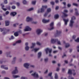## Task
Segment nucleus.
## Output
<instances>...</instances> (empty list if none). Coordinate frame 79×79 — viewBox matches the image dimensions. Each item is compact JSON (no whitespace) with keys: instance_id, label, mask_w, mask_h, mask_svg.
<instances>
[{"instance_id":"nucleus-57","label":"nucleus","mask_w":79,"mask_h":79,"mask_svg":"<svg viewBox=\"0 0 79 79\" xmlns=\"http://www.w3.org/2000/svg\"><path fill=\"white\" fill-rule=\"evenodd\" d=\"M18 33H20V34H21L22 33V31L21 30H19L17 32Z\"/></svg>"},{"instance_id":"nucleus-55","label":"nucleus","mask_w":79,"mask_h":79,"mask_svg":"<svg viewBox=\"0 0 79 79\" xmlns=\"http://www.w3.org/2000/svg\"><path fill=\"white\" fill-rule=\"evenodd\" d=\"M71 6V5L70 4H68L67 5L68 7H70Z\"/></svg>"},{"instance_id":"nucleus-28","label":"nucleus","mask_w":79,"mask_h":79,"mask_svg":"<svg viewBox=\"0 0 79 79\" xmlns=\"http://www.w3.org/2000/svg\"><path fill=\"white\" fill-rule=\"evenodd\" d=\"M55 78L56 79H58V76L56 73H55Z\"/></svg>"},{"instance_id":"nucleus-58","label":"nucleus","mask_w":79,"mask_h":79,"mask_svg":"<svg viewBox=\"0 0 79 79\" xmlns=\"http://www.w3.org/2000/svg\"><path fill=\"white\" fill-rule=\"evenodd\" d=\"M69 79H74V78L73 77H70V76L69 77Z\"/></svg>"},{"instance_id":"nucleus-26","label":"nucleus","mask_w":79,"mask_h":79,"mask_svg":"<svg viewBox=\"0 0 79 79\" xmlns=\"http://www.w3.org/2000/svg\"><path fill=\"white\" fill-rule=\"evenodd\" d=\"M65 45L66 48H68V47H69V46H70L69 43H66Z\"/></svg>"},{"instance_id":"nucleus-64","label":"nucleus","mask_w":79,"mask_h":79,"mask_svg":"<svg viewBox=\"0 0 79 79\" xmlns=\"http://www.w3.org/2000/svg\"><path fill=\"white\" fill-rule=\"evenodd\" d=\"M5 71H3L2 72V74H5Z\"/></svg>"},{"instance_id":"nucleus-16","label":"nucleus","mask_w":79,"mask_h":79,"mask_svg":"<svg viewBox=\"0 0 79 79\" xmlns=\"http://www.w3.org/2000/svg\"><path fill=\"white\" fill-rule=\"evenodd\" d=\"M45 11V9H43V8L41 9V11L40 10H39L38 11V13H43V12H44Z\"/></svg>"},{"instance_id":"nucleus-27","label":"nucleus","mask_w":79,"mask_h":79,"mask_svg":"<svg viewBox=\"0 0 79 79\" xmlns=\"http://www.w3.org/2000/svg\"><path fill=\"white\" fill-rule=\"evenodd\" d=\"M29 49V46H26L25 47V50L26 51H28Z\"/></svg>"},{"instance_id":"nucleus-59","label":"nucleus","mask_w":79,"mask_h":79,"mask_svg":"<svg viewBox=\"0 0 79 79\" xmlns=\"http://www.w3.org/2000/svg\"><path fill=\"white\" fill-rule=\"evenodd\" d=\"M15 62H16V61L13 60L12 61V64H15Z\"/></svg>"},{"instance_id":"nucleus-19","label":"nucleus","mask_w":79,"mask_h":79,"mask_svg":"<svg viewBox=\"0 0 79 79\" xmlns=\"http://www.w3.org/2000/svg\"><path fill=\"white\" fill-rule=\"evenodd\" d=\"M41 56H42V52H40L38 54V58H40Z\"/></svg>"},{"instance_id":"nucleus-44","label":"nucleus","mask_w":79,"mask_h":79,"mask_svg":"<svg viewBox=\"0 0 79 79\" xmlns=\"http://www.w3.org/2000/svg\"><path fill=\"white\" fill-rule=\"evenodd\" d=\"M75 41L77 42H79V38H78L77 40H75Z\"/></svg>"},{"instance_id":"nucleus-53","label":"nucleus","mask_w":79,"mask_h":79,"mask_svg":"<svg viewBox=\"0 0 79 79\" xmlns=\"http://www.w3.org/2000/svg\"><path fill=\"white\" fill-rule=\"evenodd\" d=\"M37 44L38 45H41L40 43L39 42H37Z\"/></svg>"},{"instance_id":"nucleus-48","label":"nucleus","mask_w":79,"mask_h":79,"mask_svg":"<svg viewBox=\"0 0 79 79\" xmlns=\"http://www.w3.org/2000/svg\"><path fill=\"white\" fill-rule=\"evenodd\" d=\"M9 13H10V12H9V11H6L5 13V14L6 15H8Z\"/></svg>"},{"instance_id":"nucleus-15","label":"nucleus","mask_w":79,"mask_h":79,"mask_svg":"<svg viewBox=\"0 0 79 79\" xmlns=\"http://www.w3.org/2000/svg\"><path fill=\"white\" fill-rule=\"evenodd\" d=\"M1 68L3 69H6V70H8V67H6V66L5 65H2L1 66Z\"/></svg>"},{"instance_id":"nucleus-4","label":"nucleus","mask_w":79,"mask_h":79,"mask_svg":"<svg viewBox=\"0 0 79 79\" xmlns=\"http://www.w3.org/2000/svg\"><path fill=\"white\" fill-rule=\"evenodd\" d=\"M31 75L32 76L35 77V78H39V75H38V74H37L36 72H35L33 74H32Z\"/></svg>"},{"instance_id":"nucleus-46","label":"nucleus","mask_w":79,"mask_h":79,"mask_svg":"<svg viewBox=\"0 0 79 79\" xmlns=\"http://www.w3.org/2000/svg\"><path fill=\"white\" fill-rule=\"evenodd\" d=\"M52 72H51V73H49L48 74V76H50V77H51V76H52Z\"/></svg>"},{"instance_id":"nucleus-52","label":"nucleus","mask_w":79,"mask_h":79,"mask_svg":"<svg viewBox=\"0 0 79 79\" xmlns=\"http://www.w3.org/2000/svg\"><path fill=\"white\" fill-rule=\"evenodd\" d=\"M63 14H64L65 17H66L68 16V15H67V14H66L64 13H63Z\"/></svg>"},{"instance_id":"nucleus-8","label":"nucleus","mask_w":79,"mask_h":79,"mask_svg":"<svg viewBox=\"0 0 79 79\" xmlns=\"http://www.w3.org/2000/svg\"><path fill=\"white\" fill-rule=\"evenodd\" d=\"M29 66H30V64L29 63H25L23 64V66L26 69H29Z\"/></svg>"},{"instance_id":"nucleus-47","label":"nucleus","mask_w":79,"mask_h":79,"mask_svg":"<svg viewBox=\"0 0 79 79\" xmlns=\"http://www.w3.org/2000/svg\"><path fill=\"white\" fill-rule=\"evenodd\" d=\"M48 13L46 12V13H45V14L44 15V17H46L47 16V15H48Z\"/></svg>"},{"instance_id":"nucleus-51","label":"nucleus","mask_w":79,"mask_h":79,"mask_svg":"<svg viewBox=\"0 0 79 79\" xmlns=\"http://www.w3.org/2000/svg\"><path fill=\"white\" fill-rule=\"evenodd\" d=\"M28 45H29V44L27 42L25 43V45L26 46V47L28 46Z\"/></svg>"},{"instance_id":"nucleus-25","label":"nucleus","mask_w":79,"mask_h":79,"mask_svg":"<svg viewBox=\"0 0 79 79\" xmlns=\"http://www.w3.org/2000/svg\"><path fill=\"white\" fill-rule=\"evenodd\" d=\"M12 76H13V78H14V79L17 78V77H20V76L19 75H13Z\"/></svg>"},{"instance_id":"nucleus-6","label":"nucleus","mask_w":79,"mask_h":79,"mask_svg":"<svg viewBox=\"0 0 79 79\" xmlns=\"http://www.w3.org/2000/svg\"><path fill=\"white\" fill-rule=\"evenodd\" d=\"M54 25V23L53 22H52L50 24V28H49V30L50 31L53 30L54 29V27L53 26Z\"/></svg>"},{"instance_id":"nucleus-35","label":"nucleus","mask_w":79,"mask_h":79,"mask_svg":"<svg viewBox=\"0 0 79 79\" xmlns=\"http://www.w3.org/2000/svg\"><path fill=\"white\" fill-rule=\"evenodd\" d=\"M47 8V6H42V8H43V9H44V10H45V9H46V8Z\"/></svg>"},{"instance_id":"nucleus-39","label":"nucleus","mask_w":79,"mask_h":79,"mask_svg":"<svg viewBox=\"0 0 79 79\" xmlns=\"http://www.w3.org/2000/svg\"><path fill=\"white\" fill-rule=\"evenodd\" d=\"M21 42V40H18L16 41V43L17 44H20Z\"/></svg>"},{"instance_id":"nucleus-43","label":"nucleus","mask_w":79,"mask_h":79,"mask_svg":"<svg viewBox=\"0 0 79 79\" xmlns=\"http://www.w3.org/2000/svg\"><path fill=\"white\" fill-rule=\"evenodd\" d=\"M57 41V44H58V45H61V42H60V41H58V40H57L56 41Z\"/></svg>"},{"instance_id":"nucleus-31","label":"nucleus","mask_w":79,"mask_h":79,"mask_svg":"<svg viewBox=\"0 0 79 79\" xmlns=\"http://www.w3.org/2000/svg\"><path fill=\"white\" fill-rule=\"evenodd\" d=\"M6 55V56L7 57H9V58H11L12 57V56H11V55H10V54H7Z\"/></svg>"},{"instance_id":"nucleus-9","label":"nucleus","mask_w":79,"mask_h":79,"mask_svg":"<svg viewBox=\"0 0 79 79\" xmlns=\"http://www.w3.org/2000/svg\"><path fill=\"white\" fill-rule=\"evenodd\" d=\"M26 21H27V22L32 21V18H30L29 17H27L26 19Z\"/></svg>"},{"instance_id":"nucleus-2","label":"nucleus","mask_w":79,"mask_h":79,"mask_svg":"<svg viewBox=\"0 0 79 79\" xmlns=\"http://www.w3.org/2000/svg\"><path fill=\"white\" fill-rule=\"evenodd\" d=\"M45 50L47 54H48V53L49 52V56H51V57L52 56V55H51V53H52V49H50L48 48H47L45 49Z\"/></svg>"},{"instance_id":"nucleus-5","label":"nucleus","mask_w":79,"mask_h":79,"mask_svg":"<svg viewBox=\"0 0 79 79\" xmlns=\"http://www.w3.org/2000/svg\"><path fill=\"white\" fill-rule=\"evenodd\" d=\"M31 30L32 28L28 26H27L25 27V28L24 29V31H30Z\"/></svg>"},{"instance_id":"nucleus-12","label":"nucleus","mask_w":79,"mask_h":79,"mask_svg":"<svg viewBox=\"0 0 79 79\" xmlns=\"http://www.w3.org/2000/svg\"><path fill=\"white\" fill-rule=\"evenodd\" d=\"M42 22L43 23H47L50 22V20H47L46 19H43Z\"/></svg>"},{"instance_id":"nucleus-11","label":"nucleus","mask_w":79,"mask_h":79,"mask_svg":"<svg viewBox=\"0 0 79 79\" xmlns=\"http://www.w3.org/2000/svg\"><path fill=\"white\" fill-rule=\"evenodd\" d=\"M17 14V13H16V12H11L10 13V16H12L14 17V16H15V15H16Z\"/></svg>"},{"instance_id":"nucleus-24","label":"nucleus","mask_w":79,"mask_h":79,"mask_svg":"<svg viewBox=\"0 0 79 79\" xmlns=\"http://www.w3.org/2000/svg\"><path fill=\"white\" fill-rule=\"evenodd\" d=\"M0 30L1 31V32H2V31H4L3 32H5L6 31V28H4L3 29L1 28H0Z\"/></svg>"},{"instance_id":"nucleus-30","label":"nucleus","mask_w":79,"mask_h":79,"mask_svg":"<svg viewBox=\"0 0 79 79\" xmlns=\"http://www.w3.org/2000/svg\"><path fill=\"white\" fill-rule=\"evenodd\" d=\"M14 35L15 37H17L19 34H18V33L17 32H15L14 33Z\"/></svg>"},{"instance_id":"nucleus-41","label":"nucleus","mask_w":79,"mask_h":79,"mask_svg":"<svg viewBox=\"0 0 79 79\" xmlns=\"http://www.w3.org/2000/svg\"><path fill=\"white\" fill-rule=\"evenodd\" d=\"M36 3V1H32V5H35V3Z\"/></svg>"},{"instance_id":"nucleus-36","label":"nucleus","mask_w":79,"mask_h":79,"mask_svg":"<svg viewBox=\"0 0 79 79\" xmlns=\"http://www.w3.org/2000/svg\"><path fill=\"white\" fill-rule=\"evenodd\" d=\"M20 79H27V78L25 77H21L20 78Z\"/></svg>"},{"instance_id":"nucleus-63","label":"nucleus","mask_w":79,"mask_h":79,"mask_svg":"<svg viewBox=\"0 0 79 79\" xmlns=\"http://www.w3.org/2000/svg\"><path fill=\"white\" fill-rule=\"evenodd\" d=\"M58 52V51H53V53H57Z\"/></svg>"},{"instance_id":"nucleus-13","label":"nucleus","mask_w":79,"mask_h":79,"mask_svg":"<svg viewBox=\"0 0 79 79\" xmlns=\"http://www.w3.org/2000/svg\"><path fill=\"white\" fill-rule=\"evenodd\" d=\"M57 40H58V39H51V42L52 44H54L56 43V42Z\"/></svg>"},{"instance_id":"nucleus-1","label":"nucleus","mask_w":79,"mask_h":79,"mask_svg":"<svg viewBox=\"0 0 79 79\" xmlns=\"http://www.w3.org/2000/svg\"><path fill=\"white\" fill-rule=\"evenodd\" d=\"M74 19H76V17L74 16H73V17L71 18V19L70 21V23L69 24V26L70 27H73V24L74 23V22L73 20H74Z\"/></svg>"},{"instance_id":"nucleus-38","label":"nucleus","mask_w":79,"mask_h":79,"mask_svg":"<svg viewBox=\"0 0 79 79\" xmlns=\"http://www.w3.org/2000/svg\"><path fill=\"white\" fill-rule=\"evenodd\" d=\"M59 17V15H56L55 16V18L56 19H57V18H58Z\"/></svg>"},{"instance_id":"nucleus-21","label":"nucleus","mask_w":79,"mask_h":79,"mask_svg":"<svg viewBox=\"0 0 79 79\" xmlns=\"http://www.w3.org/2000/svg\"><path fill=\"white\" fill-rule=\"evenodd\" d=\"M5 23L6 26H8L10 24V22L8 21H6Z\"/></svg>"},{"instance_id":"nucleus-17","label":"nucleus","mask_w":79,"mask_h":79,"mask_svg":"<svg viewBox=\"0 0 79 79\" xmlns=\"http://www.w3.org/2000/svg\"><path fill=\"white\" fill-rule=\"evenodd\" d=\"M1 6H2V10H3L4 11H5L7 10V9L3 8L5 7V6H4L3 4H1Z\"/></svg>"},{"instance_id":"nucleus-32","label":"nucleus","mask_w":79,"mask_h":79,"mask_svg":"<svg viewBox=\"0 0 79 79\" xmlns=\"http://www.w3.org/2000/svg\"><path fill=\"white\" fill-rule=\"evenodd\" d=\"M48 58H45L44 59V61L45 62V63L48 62Z\"/></svg>"},{"instance_id":"nucleus-61","label":"nucleus","mask_w":79,"mask_h":79,"mask_svg":"<svg viewBox=\"0 0 79 79\" xmlns=\"http://www.w3.org/2000/svg\"><path fill=\"white\" fill-rule=\"evenodd\" d=\"M59 70H60V68L58 67V68H57V69L56 70V71H58Z\"/></svg>"},{"instance_id":"nucleus-49","label":"nucleus","mask_w":79,"mask_h":79,"mask_svg":"<svg viewBox=\"0 0 79 79\" xmlns=\"http://www.w3.org/2000/svg\"><path fill=\"white\" fill-rule=\"evenodd\" d=\"M30 67L31 68H35V66H34V65H30Z\"/></svg>"},{"instance_id":"nucleus-33","label":"nucleus","mask_w":79,"mask_h":79,"mask_svg":"<svg viewBox=\"0 0 79 79\" xmlns=\"http://www.w3.org/2000/svg\"><path fill=\"white\" fill-rule=\"evenodd\" d=\"M73 6H78V4L75 3H73Z\"/></svg>"},{"instance_id":"nucleus-37","label":"nucleus","mask_w":79,"mask_h":79,"mask_svg":"<svg viewBox=\"0 0 79 79\" xmlns=\"http://www.w3.org/2000/svg\"><path fill=\"white\" fill-rule=\"evenodd\" d=\"M23 4L25 5V4H26V3H27V2H26V1L25 0H23Z\"/></svg>"},{"instance_id":"nucleus-34","label":"nucleus","mask_w":79,"mask_h":79,"mask_svg":"<svg viewBox=\"0 0 79 79\" xmlns=\"http://www.w3.org/2000/svg\"><path fill=\"white\" fill-rule=\"evenodd\" d=\"M68 74H72V71H71V70L69 69V71L68 72Z\"/></svg>"},{"instance_id":"nucleus-3","label":"nucleus","mask_w":79,"mask_h":79,"mask_svg":"<svg viewBox=\"0 0 79 79\" xmlns=\"http://www.w3.org/2000/svg\"><path fill=\"white\" fill-rule=\"evenodd\" d=\"M18 73V68H17V67H15V70L12 71V74H17Z\"/></svg>"},{"instance_id":"nucleus-29","label":"nucleus","mask_w":79,"mask_h":79,"mask_svg":"<svg viewBox=\"0 0 79 79\" xmlns=\"http://www.w3.org/2000/svg\"><path fill=\"white\" fill-rule=\"evenodd\" d=\"M33 10H34V8H31L27 10V11H31Z\"/></svg>"},{"instance_id":"nucleus-18","label":"nucleus","mask_w":79,"mask_h":79,"mask_svg":"<svg viewBox=\"0 0 79 79\" xmlns=\"http://www.w3.org/2000/svg\"><path fill=\"white\" fill-rule=\"evenodd\" d=\"M75 14L76 16H79V13H78V11H77V9L75 8Z\"/></svg>"},{"instance_id":"nucleus-20","label":"nucleus","mask_w":79,"mask_h":79,"mask_svg":"<svg viewBox=\"0 0 79 79\" xmlns=\"http://www.w3.org/2000/svg\"><path fill=\"white\" fill-rule=\"evenodd\" d=\"M32 46H31L30 48H34V47L35 46V43H32L31 44Z\"/></svg>"},{"instance_id":"nucleus-7","label":"nucleus","mask_w":79,"mask_h":79,"mask_svg":"<svg viewBox=\"0 0 79 79\" xmlns=\"http://www.w3.org/2000/svg\"><path fill=\"white\" fill-rule=\"evenodd\" d=\"M42 30L40 29H38L36 30V34L37 35H40V34L42 33Z\"/></svg>"},{"instance_id":"nucleus-45","label":"nucleus","mask_w":79,"mask_h":79,"mask_svg":"<svg viewBox=\"0 0 79 79\" xmlns=\"http://www.w3.org/2000/svg\"><path fill=\"white\" fill-rule=\"evenodd\" d=\"M11 8L13 9V10H14L16 8V6H13L11 7Z\"/></svg>"},{"instance_id":"nucleus-62","label":"nucleus","mask_w":79,"mask_h":79,"mask_svg":"<svg viewBox=\"0 0 79 79\" xmlns=\"http://www.w3.org/2000/svg\"><path fill=\"white\" fill-rule=\"evenodd\" d=\"M17 5V6H19L20 5V4H19V2H17L16 3Z\"/></svg>"},{"instance_id":"nucleus-23","label":"nucleus","mask_w":79,"mask_h":79,"mask_svg":"<svg viewBox=\"0 0 79 79\" xmlns=\"http://www.w3.org/2000/svg\"><path fill=\"white\" fill-rule=\"evenodd\" d=\"M39 50V48H35L33 49H32L31 51H34L35 52H37Z\"/></svg>"},{"instance_id":"nucleus-60","label":"nucleus","mask_w":79,"mask_h":79,"mask_svg":"<svg viewBox=\"0 0 79 79\" xmlns=\"http://www.w3.org/2000/svg\"><path fill=\"white\" fill-rule=\"evenodd\" d=\"M50 3L51 5H54V3L53 2H50Z\"/></svg>"},{"instance_id":"nucleus-10","label":"nucleus","mask_w":79,"mask_h":79,"mask_svg":"<svg viewBox=\"0 0 79 79\" xmlns=\"http://www.w3.org/2000/svg\"><path fill=\"white\" fill-rule=\"evenodd\" d=\"M61 34V31H58V30L56 31V33L55 34V37H56V36L58 35H59L60 34Z\"/></svg>"},{"instance_id":"nucleus-40","label":"nucleus","mask_w":79,"mask_h":79,"mask_svg":"<svg viewBox=\"0 0 79 79\" xmlns=\"http://www.w3.org/2000/svg\"><path fill=\"white\" fill-rule=\"evenodd\" d=\"M51 11V9L50 8H48L47 10V13H48L49 12H50Z\"/></svg>"},{"instance_id":"nucleus-42","label":"nucleus","mask_w":79,"mask_h":79,"mask_svg":"<svg viewBox=\"0 0 79 79\" xmlns=\"http://www.w3.org/2000/svg\"><path fill=\"white\" fill-rule=\"evenodd\" d=\"M8 0H4V2L5 4H7L8 3Z\"/></svg>"},{"instance_id":"nucleus-54","label":"nucleus","mask_w":79,"mask_h":79,"mask_svg":"<svg viewBox=\"0 0 79 79\" xmlns=\"http://www.w3.org/2000/svg\"><path fill=\"white\" fill-rule=\"evenodd\" d=\"M16 57H15L13 58V60L14 61H16Z\"/></svg>"},{"instance_id":"nucleus-22","label":"nucleus","mask_w":79,"mask_h":79,"mask_svg":"<svg viewBox=\"0 0 79 79\" xmlns=\"http://www.w3.org/2000/svg\"><path fill=\"white\" fill-rule=\"evenodd\" d=\"M9 31H10V29L7 30L6 29V30L4 31V32H3L2 33V34H3V35H5V34H6L7 32H9Z\"/></svg>"},{"instance_id":"nucleus-50","label":"nucleus","mask_w":79,"mask_h":79,"mask_svg":"<svg viewBox=\"0 0 79 79\" xmlns=\"http://www.w3.org/2000/svg\"><path fill=\"white\" fill-rule=\"evenodd\" d=\"M76 35H73V36L72 38L73 39H76Z\"/></svg>"},{"instance_id":"nucleus-56","label":"nucleus","mask_w":79,"mask_h":79,"mask_svg":"<svg viewBox=\"0 0 79 79\" xmlns=\"http://www.w3.org/2000/svg\"><path fill=\"white\" fill-rule=\"evenodd\" d=\"M14 37H13V36H11V39L10 38L9 40H11V39H14Z\"/></svg>"},{"instance_id":"nucleus-14","label":"nucleus","mask_w":79,"mask_h":79,"mask_svg":"<svg viewBox=\"0 0 79 79\" xmlns=\"http://www.w3.org/2000/svg\"><path fill=\"white\" fill-rule=\"evenodd\" d=\"M63 21L64 22V24L66 26L67 25V24H68V23L69 21V19H63Z\"/></svg>"}]
</instances>
